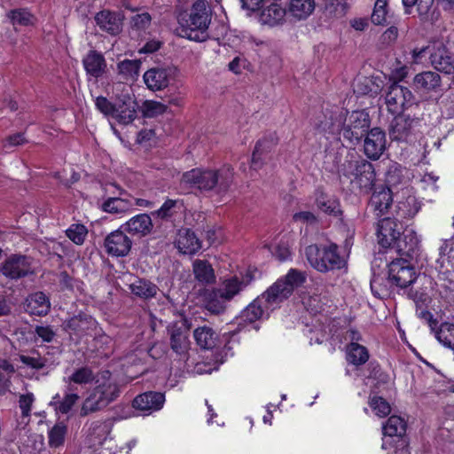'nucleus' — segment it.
Masks as SVG:
<instances>
[{"label":"nucleus","instance_id":"14","mask_svg":"<svg viewBox=\"0 0 454 454\" xmlns=\"http://www.w3.org/2000/svg\"><path fill=\"white\" fill-rule=\"evenodd\" d=\"M106 253L112 256H126L132 247L131 239L121 230L108 234L104 241Z\"/></svg>","mask_w":454,"mask_h":454},{"label":"nucleus","instance_id":"62","mask_svg":"<svg viewBox=\"0 0 454 454\" xmlns=\"http://www.w3.org/2000/svg\"><path fill=\"white\" fill-rule=\"evenodd\" d=\"M160 47V42L157 40H151L147 42L144 47L139 51L141 53H153Z\"/></svg>","mask_w":454,"mask_h":454},{"label":"nucleus","instance_id":"40","mask_svg":"<svg viewBox=\"0 0 454 454\" xmlns=\"http://www.w3.org/2000/svg\"><path fill=\"white\" fill-rule=\"evenodd\" d=\"M440 75L432 71L422 72L414 77V84L417 89L429 91L440 85Z\"/></svg>","mask_w":454,"mask_h":454},{"label":"nucleus","instance_id":"4","mask_svg":"<svg viewBox=\"0 0 454 454\" xmlns=\"http://www.w3.org/2000/svg\"><path fill=\"white\" fill-rule=\"evenodd\" d=\"M340 173L341 176L349 181L352 189L360 192H369L375 181L372 164L364 159L346 160L342 164Z\"/></svg>","mask_w":454,"mask_h":454},{"label":"nucleus","instance_id":"19","mask_svg":"<svg viewBox=\"0 0 454 454\" xmlns=\"http://www.w3.org/2000/svg\"><path fill=\"white\" fill-rule=\"evenodd\" d=\"M93 389L104 399L107 405L114 402L120 394L119 387L112 380L111 373L108 371L101 373L100 378L96 380V386Z\"/></svg>","mask_w":454,"mask_h":454},{"label":"nucleus","instance_id":"54","mask_svg":"<svg viewBox=\"0 0 454 454\" xmlns=\"http://www.w3.org/2000/svg\"><path fill=\"white\" fill-rule=\"evenodd\" d=\"M105 212L118 214L124 212L127 208V202L120 198H109L102 205Z\"/></svg>","mask_w":454,"mask_h":454},{"label":"nucleus","instance_id":"64","mask_svg":"<svg viewBox=\"0 0 454 454\" xmlns=\"http://www.w3.org/2000/svg\"><path fill=\"white\" fill-rule=\"evenodd\" d=\"M9 145H20L25 142V137L23 134L18 133L12 136H10L7 139Z\"/></svg>","mask_w":454,"mask_h":454},{"label":"nucleus","instance_id":"16","mask_svg":"<svg viewBox=\"0 0 454 454\" xmlns=\"http://www.w3.org/2000/svg\"><path fill=\"white\" fill-rule=\"evenodd\" d=\"M386 134L379 128L371 129L364 141L365 155L372 160H378L386 149Z\"/></svg>","mask_w":454,"mask_h":454},{"label":"nucleus","instance_id":"5","mask_svg":"<svg viewBox=\"0 0 454 454\" xmlns=\"http://www.w3.org/2000/svg\"><path fill=\"white\" fill-rule=\"evenodd\" d=\"M336 244H330L323 248L316 245L309 246L306 248V256L310 265L320 272H326L333 270L345 269L347 261L337 252Z\"/></svg>","mask_w":454,"mask_h":454},{"label":"nucleus","instance_id":"41","mask_svg":"<svg viewBox=\"0 0 454 454\" xmlns=\"http://www.w3.org/2000/svg\"><path fill=\"white\" fill-rule=\"evenodd\" d=\"M184 209V203L181 200H167L161 207L152 215L162 220H167Z\"/></svg>","mask_w":454,"mask_h":454},{"label":"nucleus","instance_id":"33","mask_svg":"<svg viewBox=\"0 0 454 454\" xmlns=\"http://www.w3.org/2000/svg\"><path fill=\"white\" fill-rule=\"evenodd\" d=\"M129 288L134 295L145 300L155 297L159 291L155 284L145 278L136 279Z\"/></svg>","mask_w":454,"mask_h":454},{"label":"nucleus","instance_id":"12","mask_svg":"<svg viewBox=\"0 0 454 454\" xmlns=\"http://www.w3.org/2000/svg\"><path fill=\"white\" fill-rule=\"evenodd\" d=\"M1 270L5 277L12 279L26 277L33 273L31 259L25 255H11L4 262Z\"/></svg>","mask_w":454,"mask_h":454},{"label":"nucleus","instance_id":"58","mask_svg":"<svg viewBox=\"0 0 454 454\" xmlns=\"http://www.w3.org/2000/svg\"><path fill=\"white\" fill-rule=\"evenodd\" d=\"M35 333L38 338L45 342H51L55 336V333L50 326H36Z\"/></svg>","mask_w":454,"mask_h":454},{"label":"nucleus","instance_id":"30","mask_svg":"<svg viewBox=\"0 0 454 454\" xmlns=\"http://www.w3.org/2000/svg\"><path fill=\"white\" fill-rule=\"evenodd\" d=\"M193 338L201 349L209 350L216 346L218 334L212 327L203 325L194 329Z\"/></svg>","mask_w":454,"mask_h":454},{"label":"nucleus","instance_id":"57","mask_svg":"<svg viewBox=\"0 0 454 454\" xmlns=\"http://www.w3.org/2000/svg\"><path fill=\"white\" fill-rule=\"evenodd\" d=\"M34 401L35 396L32 393H27L20 396L19 405L24 417H28L30 415Z\"/></svg>","mask_w":454,"mask_h":454},{"label":"nucleus","instance_id":"37","mask_svg":"<svg viewBox=\"0 0 454 454\" xmlns=\"http://www.w3.org/2000/svg\"><path fill=\"white\" fill-rule=\"evenodd\" d=\"M246 286L247 285L242 279L237 277H231L224 279L217 289L221 291L224 298L230 302L236 295L244 290Z\"/></svg>","mask_w":454,"mask_h":454},{"label":"nucleus","instance_id":"63","mask_svg":"<svg viewBox=\"0 0 454 454\" xmlns=\"http://www.w3.org/2000/svg\"><path fill=\"white\" fill-rule=\"evenodd\" d=\"M350 25L356 31H364L367 27L368 22L366 19L356 18L350 20Z\"/></svg>","mask_w":454,"mask_h":454},{"label":"nucleus","instance_id":"8","mask_svg":"<svg viewBox=\"0 0 454 454\" xmlns=\"http://www.w3.org/2000/svg\"><path fill=\"white\" fill-rule=\"evenodd\" d=\"M416 278L415 269L407 258L393 260L388 265V280L400 288L409 286Z\"/></svg>","mask_w":454,"mask_h":454},{"label":"nucleus","instance_id":"36","mask_svg":"<svg viewBox=\"0 0 454 454\" xmlns=\"http://www.w3.org/2000/svg\"><path fill=\"white\" fill-rule=\"evenodd\" d=\"M106 406L107 404L104 402V399L92 389L81 405L80 416L86 417L90 413L103 410Z\"/></svg>","mask_w":454,"mask_h":454},{"label":"nucleus","instance_id":"52","mask_svg":"<svg viewBox=\"0 0 454 454\" xmlns=\"http://www.w3.org/2000/svg\"><path fill=\"white\" fill-rule=\"evenodd\" d=\"M166 110L167 106L154 100H146L142 106L143 115L147 118H153L160 115L164 114Z\"/></svg>","mask_w":454,"mask_h":454},{"label":"nucleus","instance_id":"26","mask_svg":"<svg viewBox=\"0 0 454 454\" xmlns=\"http://www.w3.org/2000/svg\"><path fill=\"white\" fill-rule=\"evenodd\" d=\"M419 239L417 233L411 229H406L403 232V238L398 239L396 244L397 252L407 258H412L419 249Z\"/></svg>","mask_w":454,"mask_h":454},{"label":"nucleus","instance_id":"28","mask_svg":"<svg viewBox=\"0 0 454 454\" xmlns=\"http://www.w3.org/2000/svg\"><path fill=\"white\" fill-rule=\"evenodd\" d=\"M82 64L87 74L95 78L100 77L106 67L104 56L96 51H90L82 59Z\"/></svg>","mask_w":454,"mask_h":454},{"label":"nucleus","instance_id":"10","mask_svg":"<svg viewBox=\"0 0 454 454\" xmlns=\"http://www.w3.org/2000/svg\"><path fill=\"white\" fill-rule=\"evenodd\" d=\"M419 124V119L397 114L392 121L389 135L393 140L409 141Z\"/></svg>","mask_w":454,"mask_h":454},{"label":"nucleus","instance_id":"47","mask_svg":"<svg viewBox=\"0 0 454 454\" xmlns=\"http://www.w3.org/2000/svg\"><path fill=\"white\" fill-rule=\"evenodd\" d=\"M388 0H376L372 13V22L376 26H386L387 24Z\"/></svg>","mask_w":454,"mask_h":454},{"label":"nucleus","instance_id":"3","mask_svg":"<svg viewBox=\"0 0 454 454\" xmlns=\"http://www.w3.org/2000/svg\"><path fill=\"white\" fill-rule=\"evenodd\" d=\"M232 169L223 167L218 170L193 168L183 174L180 184L184 188L210 191L216 185L226 189L232 179Z\"/></svg>","mask_w":454,"mask_h":454},{"label":"nucleus","instance_id":"49","mask_svg":"<svg viewBox=\"0 0 454 454\" xmlns=\"http://www.w3.org/2000/svg\"><path fill=\"white\" fill-rule=\"evenodd\" d=\"M67 237L75 245H82L88 235V229L82 223H72L66 230Z\"/></svg>","mask_w":454,"mask_h":454},{"label":"nucleus","instance_id":"18","mask_svg":"<svg viewBox=\"0 0 454 454\" xmlns=\"http://www.w3.org/2000/svg\"><path fill=\"white\" fill-rule=\"evenodd\" d=\"M165 403V395L160 392L149 391L138 395L132 403L136 410L152 413L160 411Z\"/></svg>","mask_w":454,"mask_h":454},{"label":"nucleus","instance_id":"1","mask_svg":"<svg viewBox=\"0 0 454 454\" xmlns=\"http://www.w3.org/2000/svg\"><path fill=\"white\" fill-rule=\"evenodd\" d=\"M306 279V272L290 269L241 312L237 318L238 325H240L242 322L253 323L267 317L270 311L290 297L296 288L301 286Z\"/></svg>","mask_w":454,"mask_h":454},{"label":"nucleus","instance_id":"38","mask_svg":"<svg viewBox=\"0 0 454 454\" xmlns=\"http://www.w3.org/2000/svg\"><path fill=\"white\" fill-rule=\"evenodd\" d=\"M67 425L65 421H58L48 431V445L50 448L58 449L65 444L67 434Z\"/></svg>","mask_w":454,"mask_h":454},{"label":"nucleus","instance_id":"35","mask_svg":"<svg viewBox=\"0 0 454 454\" xmlns=\"http://www.w3.org/2000/svg\"><path fill=\"white\" fill-rule=\"evenodd\" d=\"M192 271L197 281L210 284L215 280L212 265L205 260L197 259L193 262Z\"/></svg>","mask_w":454,"mask_h":454},{"label":"nucleus","instance_id":"31","mask_svg":"<svg viewBox=\"0 0 454 454\" xmlns=\"http://www.w3.org/2000/svg\"><path fill=\"white\" fill-rule=\"evenodd\" d=\"M393 200L391 190L388 187L382 186L376 190L371 198L370 206L377 215H383L388 209Z\"/></svg>","mask_w":454,"mask_h":454},{"label":"nucleus","instance_id":"24","mask_svg":"<svg viewBox=\"0 0 454 454\" xmlns=\"http://www.w3.org/2000/svg\"><path fill=\"white\" fill-rule=\"evenodd\" d=\"M205 309L211 314L219 315L225 311L229 301L216 288L207 289L203 294Z\"/></svg>","mask_w":454,"mask_h":454},{"label":"nucleus","instance_id":"46","mask_svg":"<svg viewBox=\"0 0 454 454\" xmlns=\"http://www.w3.org/2000/svg\"><path fill=\"white\" fill-rule=\"evenodd\" d=\"M11 23L16 26L27 27L35 23L34 15L27 9H14L7 13Z\"/></svg>","mask_w":454,"mask_h":454},{"label":"nucleus","instance_id":"59","mask_svg":"<svg viewBox=\"0 0 454 454\" xmlns=\"http://www.w3.org/2000/svg\"><path fill=\"white\" fill-rule=\"evenodd\" d=\"M293 219L296 223L311 224L317 222L315 215L309 211H301L295 213Z\"/></svg>","mask_w":454,"mask_h":454},{"label":"nucleus","instance_id":"53","mask_svg":"<svg viewBox=\"0 0 454 454\" xmlns=\"http://www.w3.org/2000/svg\"><path fill=\"white\" fill-rule=\"evenodd\" d=\"M406 12L410 13L409 9L417 5L418 12L420 16H426L430 12L434 0H402Z\"/></svg>","mask_w":454,"mask_h":454},{"label":"nucleus","instance_id":"56","mask_svg":"<svg viewBox=\"0 0 454 454\" xmlns=\"http://www.w3.org/2000/svg\"><path fill=\"white\" fill-rule=\"evenodd\" d=\"M151 21V15L148 12H142L132 17L131 24L136 29L143 31L149 27Z\"/></svg>","mask_w":454,"mask_h":454},{"label":"nucleus","instance_id":"45","mask_svg":"<svg viewBox=\"0 0 454 454\" xmlns=\"http://www.w3.org/2000/svg\"><path fill=\"white\" fill-rule=\"evenodd\" d=\"M382 430L385 436H402L406 431V422L399 416H391Z\"/></svg>","mask_w":454,"mask_h":454},{"label":"nucleus","instance_id":"21","mask_svg":"<svg viewBox=\"0 0 454 454\" xmlns=\"http://www.w3.org/2000/svg\"><path fill=\"white\" fill-rule=\"evenodd\" d=\"M121 228L132 235L142 238L149 235L152 232L153 229V223L150 215L138 214L127 221L125 224L121 226Z\"/></svg>","mask_w":454,"mask_h":454},{"label":"nucleus","instance_id":"20","mask_svg":"<svg viewBox=\"0 0 454 454\" xmlns=\"http://www.w3.org/2000/svg\"><path fill=\"white\" fill-rule=\"evenodd\" d=\"M432 66L445 74H454V54L443 45H438L430 52Z\"/></svg>","mask_w":454,"mask_h":454},{"label":"nucleus","instance_id":"23","mask_svg":"<svg viewBox=\"0 0 454 454\" xmlns=\"http://www.w3.org/2000/svg\"><path fill=\"white\" fill-rule=\"evenodd\" d=\"M176 245L177 249L184 254H194L201 248L200 239L194 231L189 229L179 231Z\"/></svg>","mask_w":454,"mask_h":454},{"label":"nucleus","instance_id":"25","mask_svg":"<svg viewBox=\"0 0 454 454\" xmlns=\"http://www.w3.org/2000/svg\"><path fill=\"white\" fill-rule=\"evenodd\" d=\"M96 24L101 30L111 35L118 34L121 29V20L117 13L103 10L95 16Z\"/></svg>","mask_w":454,"mask_h":454},{"label":"nucleus","instance_id":"27","mask_svg":"<svg viewBox=\"0 0 454 454\" xmlns=\"http://www.w3.org/2000/svg\"><path fill=\"white\" fill-rule=\"evenodd\" d=\"M51 308L48 297L43 292H36L30 294L25 303L26 311L31 315H46Z\"/></svg>","mask_w":454,"mask_h":454},{"label":"nucleus","instance_id":"34","mask_svg":"<svg viewBox=\"0 0 454 454\" xmlns=\"http://www.w3.org/2000/svg\"><path fill=\"white\" fill-rule=\"evenodd\" d=\"M315 5L314 0H291L288 13L298 20H305L313 12Z\"/></svg>","mask_w":454,"mask_h":454},{"label":"nucleus","instance_id":"2","mask_svg":"<svg viewBox=\"0 0 454 454\" xmlns=\"http://www.w3.org/2000/svg\"><path fill=\"white\" fill-rule=\"evenodd\" d=\"M211 20L207 1L196 0L189 11L180 12L177 17L180 35L194 42L207 41Z\"/></svg>","mask_w":454,"mask_h":454},{"label":"nucleus","instance_id":"42","mask_svg":"<svg viewBox=\"0 0 454 454\" xmlns=\"http://www.w3.org/2000/svg\"><path fill=\"white\" fill-rule=\"evenodd\" d=\"M141 62L137 59H124L117 64L118 74L123 80H135L139 72Z\"/></svg>","mask_w":454,"mask_h":454},{"label":"nucleus","instance_id":"7","mask_svg":"<svg viewBox=\"0 0 454 454\" xmlns=\"http://www.w3.org/2000/svg\"><path fill=\"white\" fill-rule=\"evenodd\" d=\"M415 98L412 92L398 82L390 84L386 91L385 103L392 114H401L414 105Z\"/></svg>","mask_w":454,"mask_h":454},{"label":"nucleus","instance_id":"6","mask_svg":"<svg viewBox=\"0 0 454 454\" xmlns=\"http://www.w3.org/2000/svg\"><path fill=\"white\" fill-rule=\"evenodd\" d=\"M368 127L367 120L364 113L354 111L352 113H340L335 121L328 128H324L325 131L332 134L343 133L347 138H358L364 129Z\"/></svg>","mask_w":454,"mask_h":454},{"label":"nucleus","instance_id":"32","mask_svg":"<svg viewBox=\"0 0 454 454\" xmlns=\"http://www.w3.org/2000/svg\"><path fill=\"white\" fill-rule=\"evenodd\" d=\"M276 145L277 142L273 137L262 138L259 140L256 143L253 152L251 167L254 169L260 168L262 160L266 158V156L272 151Z\"/></svg>","mask_w":454,"mask_h":454},{"label":"nucleus","instance_id":"43","mask_svg":"<svg viewBox=\"0 0 454 454\" xmlns=\"http://www.w3.org/2000/svg\"><path fill=\"white\" fill-rule=\"evenodd\" d=\"M396 215L401 218H411L416 215L420 207L414 196H408L396 204Z\"/></svg>","mask_w":454,"mask_h":454},{"label":"nucleus","instance_id":"44","mask_svg":"<svg viewBox=\"0 0 454 454\" xmlns=\"http://www.w3.org/2000/svg\"><path fill=\"white\" fill-rule=\"evenodd\" d=\"M348 361L355 365L365 364L369 359V353L365 347L359 343H350L347 348Z\"/></svg>","mask_w":454,"mask_h":454},{"label":"nucleus","instance_id":"50","mask_svg":"<svg viewBox=\"0 0 454 454\" xmlns=\"http://www.w3.org/2000/svg\"><path fill=\"white\" fill-rule=\"evenodd\" d=\"M69 382L73 381L78 385H86L90 384L94 380V373L92 370L87 366H83L76 369L71 375L68 377Z\"/></svg>","mask_w":454,"mask_h":454},{"label":"nucleus","instance_id":"55","mask_svg":"<svg viewBox=\"0 0 454 454\" xmlns=\"http://www.w3.org/2000/svg\"><path fill=\"white\" fill-rule=\"evenodd\" d=\"M95 106L104 115L114 117L115 102L113 104L106 98L100 96L96 98Z\"/></svg>","mask_w":454,"mask_h":454},{"label":"nucleus","instance_id":"15","mask_svg":"<svg viewBox=\"0 0 454 454\" xmlns=\"http://www.w3.org/2000/svg\"><path fill=\"white\" fill-rule=\"evenodd\" d=\"M175 73L176 69L173 67H153L147 70L143 78L147 88L156 91L167 88Z\"/></svg>","mask_w":454,"mask_h":454},{"label":"nucleus","instance_id":"29","mask_svg":"<svg viewBox=\"0 0 454 454\" xmlns=\"http://www.w3.org/2000/svg\"><path fill=\"white\" fill-rule=\"evenodd\" d=\"M80 399L79 394L64 392L63 396L59 393L52 396L50 406L53 408L56 414L67 415Z\"/></svg>","mask_w":454,"mask_h":454},{"label":"nucleus","instance_id":"51","mask_svg":"<svg viewBox=\"0 0 454 454\" xmlns=\"http://www.w3.org/2000/svg\"><path fill=\"white\" fill-rule=\"evenodd\" d=\"M369 405L379 418H385L391 412L389 403L384 398L378 395L370 397Z\"/></svg>","mask_w":454,"mask_h":454},{"label":"nucleus","instance_id":"48","mask_svg":"<svg viewBox=\"0 0 454 454\" xmlns=\"http://www.w3.org/2000/svg\"><path fill=\"white\" fill-rule=\"evenodd\" d=\"M435 338L443 346L454 348V325L443 323L434 333Z\"/></svg>","mask_w":454,"mask_h":454},{"label":"nucleus","instance_id":"22","mask_svg":"<svg viewBox=\"0 0 454 454\" xmlns=\"http://www.w3.org/2000/svg\"><path fill=\"white\" fill-rule=\"evenodd\" d=\"M260 9V22L270 27L280 24L286 14V8L278 3H270L269 4L264 3Z\"/></svg>","mask_w":454,"mask_h":454},{"label":"nucleus","instance_id":"11","mask_svg":"<svg viewBox=\"0 0 454 454\" xmlns=\"http://www.w3.org/2000/svg\"><path fill=\"white\" fill-rule=\"evenodd\" d=\"M170 346L174 352L185 356L189 348V326L185 320L175 322L168 326Z\"/></svg>","mask_w":454,"mask_h":454},{"label":"nucleus","instance_id":"13","mask_svg":"<svg viewBox=\"0 0 454 454\" xmlns=\"http://www.w3.org/2000/svg\"><path fill=\"white\" fill-rule=\"evenodd\" d=\"M403 230L395 219L389 217L381 219L378 223L377 237L378 242L382 247H389L397 244Z\"/></svg>","mask_w":454,"mask_h":454},{"label":"nucleus","instance_id":"17","mask_svg":"<svg viewBox=\"0 0 454 454\" xmlns=\"http://www.w3.org/2000/svg\"><path fill=\"white\" fill-rule=\"evenodd\" d=\"M97 328V321L90 316L79 315L65 323V329L77 338L91 335Z\"/></svg>","mask_w":454,"mask_h":454},{"label":"nucleus","instance_id":"39","mask_svg":"<svg viewBox=\"0 0 454 454\" xmlns=\"http://www.w3.org/2000/svg\"><path fill=\"white\" fill-rule=\"evenodd\" d=\"M317 207L324 213L337 216L341 213L340 202L333 197L318 192L316 197Z\"/></svg>","mask_w":454,"mask_h":454},{"label":"nucleus","instance_id":"9","mask_svg":"<svg viewBox=\"0 0 454 454\" xmlns=\"http://www.w3.org/2000/svg\"><path fill=\"white\" fill-rule=\"evenodd\" d=\"M137 103L129 91L122 92L115 101L114 117L120 124L128 125L137 117Z\"/></svg>","mask_w":454,"mask_h":454},{"label":"nucleus","instance_id":"61","mask_svg":"<svg viewBox=\"0 0 454 454\" xmlns=\"http://www.w3.org/2000/svg\"><path fill=\"white\" fill-rule=\"evenodd\" d=\"M21 361L27 365L31 366L35 369H41L44 366V362L41 357L25 356L21 357Z\"/></svg>","mask_w":454,"mask_h":454},{"label":"nucleus","instance_id":"60","mask_svg":"<svg viewBox=\"0 0 454 454\" xmlns=\"http://www.w3.org/2000/svg\"><path fill=\"white\" fill-rule=\"evenodd\" d=\"M273 254L279 260V261H286L287 259L290 258L291 256V252H290V249L288 248L287 246L284 245V244H280L278 245Z\"/></svg>","mask_w":454,"mask_h":454}]
</instances>
